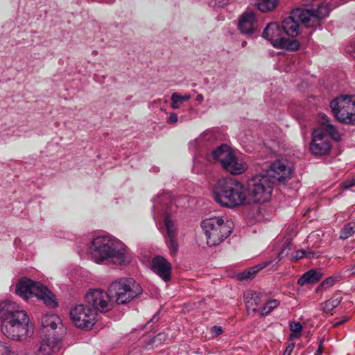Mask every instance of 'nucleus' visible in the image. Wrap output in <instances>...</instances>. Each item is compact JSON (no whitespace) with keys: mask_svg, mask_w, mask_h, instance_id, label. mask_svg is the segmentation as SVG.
Returning <instances> with one entry per match:
<instances>
[{"mask_svg":"<svg viewBox=\"0 0 355 355\" xmlns=\"http://www.w3.org/2000/svg\"><path fill=\"white\" fill-rule=\"evenodd\" d=\"M291 169L283 162L277 160L270 165L263 174H257L247 182L245 192L250 204L268 202L276 183L284 184L289 179Z\"/></svg>","mask_w":355,"mask_h":355,"instance_id":"1","label":"nucleus"},{"mask_svg":"<svg viewBox=\"0 0 355 355\" xmlns=\"http://www.w3.org/2000/svg\"><path fill=\"white\" fill-rule=\"evenodd\" d=\"M1 330L8 338L22 341L33 334V326L27 312L15 302H0Z\"/></svg>","mask_w":355,"mask_h":355,"instance_id":"2","label":"nucleus"},{"mask_svg":"<svg viewBox=\"0 0 355 355\" xmlns=\"http://www.w3.org/2000/svg\"><path fill=\"white\" fill-rule=\"evenodd\" d=\"M64 333L62 321L58 315H44L40 329L42 343L35 355H52L58 352L61 347Z\"/></svg>","mask_w":355,"mask_h":355,"instance_id":"3","label":"nucleus"},{"mask_svg":"<svg viewBox=\"0 0 355 355\" xmlns=\"http://www.w3.org/2000/svg\"><path fill=\"white\" fill-rule=\"evenodd\" d=\"M213 195L218 204L228 208L250 204L245 185L231 178L218 180L214 187Z\"/></svg>","mask_w":355,"mask_h":355,"instance_id":"4","label":"nucleus"},{"mask_svg":"<svg viewBox=\"0 0 355 355\" xmlns=\"http://www.w3.org/2000/svg\"><path fill=\"white\" fill-rule=\"evenodd\" d=\"M126 248L119 241H113L106 236H98L92 241L90 246L92 258L96 263L107 260L114 264L124 262Z\"/></svg>","mask_w":355,"mask_h":355,"instance_id":"5","label":"nucleus"},{"mask_svg":"<svg viewBox=\"0 0 355 355\" xmlns=\"http://www.w3.org/2000/svg\"><path fill=\"white\" fill-rule=\"evenodd\" d=\"M112 301L125 305L139 297L143 292L140 284L132 278H120L109 286Z\"/></svg>","mask_w":355,"mask_h":355,"instance_id":"6","label":"nucleus"},{"mask_svg":"<svg viewBox=\"0 0 355 355\" xmlns=\"http://www.w3.org/2000/svg\"><path fill=\"white\" fill-rule=\"evenodd\" d=\"M201 227L207 238L209 246H216L222 243L232 233L233 222L222 218H207L201 222Z\"/></svg>","mask_w":355,"mask_h":355,"instance_id":"7","label":"nucleus"},{"mask_svg":"<svg viewBox=\"0 0 355 355\" xmlns=\"http://www.w3.org/2000/svg\"><path fill=\"white\" fill-rule=\"evenodd\" d=\"M16 293L26 299L34 295L50 308L58 306V302L53 293L42 284L30 279L24 277L20 279L17 284Z\"/></svg>","mask_w":355,"mask_h":355,"instance_id":"8","label":"nucleus"},{"mask_svg":"<svg viewBox=\"0 0 355 355\" xmlns=\"http://www.w3.org/2000/svg\"><path fill=\"white\" fill-rule=\"evenodd\" d=\"M330 107L338 122L355 125V96L341 95L336 97L331 101Z\"/></svg>","mask_w":355,"mask_h":355,"instance_id":"9","label":"nucleus"},{"mask_svg":"<svg viewBox=\"0 0 355 355\" xmlns=\"http://www.w3.org/2000/svg\"><path fill=\"white\" fill-rule=\"evenodd\" d=\"M85 302L90 309H94L97 315L98 311L107 312L112 308V298L109 292L102 289H91L85 296Z\"/></svg>","mask_w":355,"mask_h":355,"instance_id":"10","label":"nucleus"},{"mask_svg":"<svg viewBox=\"0 0 355 355\" xmlns=\"http://www.w3.org/2000/svg\"><path fill=\"white\" fill-rule=\"evenodd\" d=\"M70 317L75 325L82 329H90L96 320L94 309L87 304H77L70 310Z\"/></svg>","mask_w":355,"mask_h":355,"instance_id":"11","label":"nucleus"},{"mask_svg":"<svg viewBox=\"0 0 355 355\" xmlns=\"http://www.w3.org/2000/svg\"><path fill=\"white\" fill-rule=\"evenodd\" d=\"M310 150L315 155H327L331 148V145L327 135L320 129H315L312 133L310 144Z\"/></svg>","mask_w":355,"mask_h":355,"instance_id":"12","label":"nucleus"},{"mask_svg":"<svg viewBox=\"0 0 355 355\" xmlns=\"http://www.w3.org/2000/svg\"><path fill=\"white\" fill-rule=\"evenodd\" d=\"M297 11H303V9L297 8L293 10L291 15L282 21V26H280L282 32L293 37H296L299 33L300 21L308 27L307 19H304V17H301L300 15H298L299 12L296 13Z\"/></svg>","mask_w":355,"mask_h":355,"instance_id":"13","label":"nucleus"},{"mask_svg":"<svg viewBox=\"0 0 355 355\" xmlns=\"http://www.w3.org/2000/svg\"><path fill=\"white\" fill-rule=\"evenodd\" d=\"M330 12L329 7L327 4H320L316 10L303 9V11H297L298 15L307 19L308 27H317L321 24L323 19L329 16Z\"/></svg>","mask_w":355,"mask_h":355,"instance_id":"14","label":"nucleus"},{"mask_svg":"<svg viewBox=\"0 0 355 355\" xmlns=\"http://www.w3.org/2000/svg\"><path fill=\"white\" fill-rule=\"evenodd\" d=\"M151 267L153 271L165 282L171 280V264L164 257L159 255L155 257L152 260Z\"/></svg>","mask_w":355,"mask_h":355,"instance_id":"15","label":"nucleus"},{"mask_svg":"<svg viewBox=\"0 0 355 355\" xmlns=\"http://www.w3.org/2000/svg\"><path fill=\"white\" fill-rule=\"evenodd\" d=\"M282 30L280 25L277 22H271L265 27L261 37L269 41L272 46L277 48L282 42Z\"/></svg>","mask_w":355,"mask_h":355,"instance_id":"16","label":"nucleus"},{"mask_svg":"<svg viewBox=\"0 0 355 355\" xmlns=\"http://www.w3.org/2000/svg\"><path fill=\"white\" fill-rule=\"evenodd\" d=\"M256 15L253 11L243 12L238 22L240 31L248 36H252L256 31Z\"/></svg>","mask_w":355,"mask_h":355,"instance_id":"17","label":"nucleus"},{"mask_svg":"<svg viewBox=\"0 0 355 355\" xmlns=\"http://www.w3.org/2000/svg\"><path fill=\"white\" fill-rule=\"evenodd\" d=\"M232 151L227 144H221L210 153H207L205 159L208 162H219L223 167V162L228 159Z\"/></svg>","mask_w":355,"mask_h":355,"instance_id":"18","label":"nucleus"},{"mask_svg":"<svg viewBox=\"0 0 355 355\" xmlns=\"http://www.w3.org/2000/svg\"><path fill=\"white\" fill-rule=\"evenodd\" d=\"M223 168L231 174L239 175L243 173L247 166L245 163L242 159L237 158L232 152L225 162H223Z\"/></svg>","mask_w":355,"mask_h":355,"instance_id":"19","label":"nucleus"},{"mask_svg":"<svg viewBox=\"0 0 355 355\" xmlns=\"http://www.w3.org/2000/svg\"><path fill=\"white\" fill-rule=\"evenodd\" d=\"M318 121L322 127L321 130L325 131L335 141L340 139V135L336 127L330 123L329 118L324 114H320L318 116Z\"/></svg>","mask_w":355,"mask_h":355,"instance_id":"20","label":"nucleus"},{"mask_svg":"<svg viewBox=\"0 0 355 355\" xmlns=\"http://www.w3.org/2000/svg\"><path fill=\"white\" fill-rule=\"evenodd\" d=\"M243 297L247 309L258 312L257 306L262 302L261 294L257 291H248L244 293Z\"/></svg>","mask_w":355,"mask_h":355,"instance_id":"21","label":"nucleus"},{"mask_svg":"<svg viewBox=\"0 0 355 355\" xmlns=\"http://www.w3.org/2000/svg\"><path fill=\"white\" fill-rule=\"evenodd\" d=\"M322 277V273L318 270L311 269L304 272L297 280V284L302 286L306 284H314L318 282Z\"/></svg>","mask_w":355,"mask_h":355,"instance_id":"22","label":"nucleus"},{"mask_svg":"<svg viewBox=\"0 0 355 355\" xmlns=\"http://www.w3.org/2000/svg\"><path fill=\"white\" fill-rule=\"evenodd\" d=\"M271 262H261L253 267H251L237 275V279L240 281L252 279L262 269L270 266Z\"/></svg>","mask_w":355,"mask_h":355,"instance_id":"23","label":"nucleus"},{"mask_svg":"<svg viewBox=\"0 0 355 355\" xmlns=\"http://www.w3.org/2000/svg\"><path fill=\"white\" fill-rule=\"evenodd\" d=\"M343 299V297L340 294V291H336L331 298L325 301L322 304V311L325 313H330L332 315V311L340 304Z\"/></svg>","mask_w":355,"mask_h":355,"instance_id":"24","label":"nucleus"},{"mask_svg":"<svg viewBox=\"0 0 355 355\" xmlns=\"http://www.w3.org/2000/svg\"><path fill=\"white\" fill-rule=\"evenodd\" d=\"M280 304V301L277 299H272L266 301L264 304L258 309V313L260 316L266 317L268 315Z\"/></svg>","mask_w":355,"mask_h":355,"instance_id":"25","label":"nucleus"},{"mask_svg":"<svg viewBox=\"0 0 355 355\" xmlns=\"http://www.w3.org/2000/svg\"><path fill=\"white\" fill-rule=\"evenodd\" d=\"M164 225L167 232L166 237H177L178 236V228L175 225L173 220L171 218L169 214H166L164 217Z\"/></svg>","mask_w":355,"mask_h":355,"instance_id":"26","label":"nucleus"},{"mask_svg":"<svg viewBox=\"0 0 355 355\" xmlns=\"http://www.w3.org/2000/svg\"><path fill=\"white\" fill-rule=\"evenodd\" d=\"M355 234V221H351L344 225L341 228L339 239L346 240Z\"/></svg>","mask_w":355,"mask_h":355,"instance_id":"27","label":"nucleus"},{"mask_svg":"<svg viewBox=\"0 0 355 355\" xmlns=\"http://www.w3.org/2000/svg\"><path fill=\"white\" fill-rule=\"evenodd\" d=\"M277 5V0H257V8L263 12H269L274 10Z\"/></svg>","mask_w":355,"mask_h":355,"instance_id":"28","label":"nucleus"},{"mask_svg":"<svg viewBox=\"0 0 355 355\" xmlns=\"http://www.w3.org/2000/svg\"><path fill=\"white\" fill-rule=\"evenodd\" d=\"M277 49H286L288 51H297L300 49V43L297 40H289L284 37Z\"/></svg>","mask_w":355,"mask_h":355,"instance_id":"29","label":"nucleus"},{"mask_svg":"<svg viewBox=\"0 0 355 355\" xmlns=\"http://www.w3.org/2000/svg\"><path fill=\"white\" fill-rule=\"evenodd\" d=\"M166 244L168 248L169 254L172 257H175L179 249V245L178 243L177 237H166Z\"/></svg>","mask_w":355,"mask_h":355,"instance_id":"30","label":"nucleus"},{"mask_svg":"<svg viewBox=\"0 0 355 355\" xmlns=\"http://www.w3.org/2000/svg\"><path fill=\"white\" fill-rule=\"evenodd\" d=\"M190 98L189 96H182L179 94L174 93L171 96V107L177 109L183 102L187 101Z\"/></svg>","mask_w":355,"mask_h":355,"instance_id":"31","label":"nucleus"},{"mask_svg":"<svg viewBox=\"0 0 355 355\" xmlns=\"http://www.w3.org/2000/svg\"><path fill=\"white\" fill-rule=\"evenodd\" d=\"M290 330L293 332L291 334V338H298L301 336V332L302 330V324L298 322H291L289 324Z\"/></svg>","mask_w":355,"mask_h":355,"instance_id":"32","label":"nucleus"},{"mask_svg":"<svg viewBox=\"0 0 355 355\" xmlns=\"http://www.w3.org/2000/svg\"><path fill=\"white\" fill-rule=\"evenodd\" d=\"M337 282L338 279L336 277H329L320 283L318 287V291L327 289L334 286Z\"/></svg>","mask_w":355,"mask_h":355,"instance_id":"33","label":"nucleus"},{"mask_svg":"<svg viewBox=\"0 0 355 355\" xmlns=\"http://www.w3.org/2000/svg\"><path fill=\"white\" fill-rule=\"evenodd\" d=\"M0 355H19L12 350L11 345L0 341Z\"/></svg>","mask_w":355,"mask_h":355,"instance_id":"34","label":"nucleus"},{"mask_svg":"<svg viewBox=\"0 0 355 355\" xmlns=\"http://www.w3.org/2000/svg\"><path fill=\"white\" fill-rule=\"evenodd\" d=\"M285 249H282L280 252L278 254L277 257H275L273 259H270L268 261H266L265 262H271L270 265L272 268H274V267L277 265V263L286 255L285 254Z\"/></svg>","mask_w":355,"mask_h":355,"instance_id":"35","label":"nucleus"},{"mask_svg":"<svg viewBox=\"0 0 355 355\" xmlns=\"http://www.w3.org/2000/svg\"><path fill=\"white\" fill-rule=\"evenodd\" d=\"M306 258V252L305 250L301 249L295 251L291 257V261H297L301 259Z\"/></svg>","mask_w":355,"mask_h":355,"instance_id":"36","label":"nucleus"},{"mask_svg":"<svg viewBox=\"0 0 355 355\" xmlns=\"http://www.w3.org/2000/svg\"><path fill=\"white\" fill-rule=\"evenodd\" d=\"M211 338H216L223 333V329L220 326L214 325L211 327L209 331Z\"/></svg>","mask_w":355,"mask_h":355,"instance_id":"37","label":"nucleus"},{"mask_svg":"<svg viewBox=\"0 0 355 355\" xmlns=\"http://www.w3.org/2000/svg\"><path fill=\"white\" fill-rule=\"evenodd\" d=\"M355 186V178L347 179L341 183L343 189H349Z\"/></svg>","mask_w":355,"mask_h":355,"instance_id":"38","label":"nucleus"},{"mask_svg":"<svg viewBox=\"0 0 355 355\" xmlns=\"http://www.w3.org/2000/svg\"><path fill=\"white\" fill-rule=\"evenodd\" d=\"M305 252H306V258H307L309 259H312L315 257H319V254H318L319 252H316L315 251H313L310 248L305 250Z\"/></svg>","mask_w":355,"mask_h":355,"instance_id":"39","label":"nucleus"},{"mask_svg":"<svg viewBox=\"0 0 355 355\" xmlns=\"http://www.w3.org/2000/svg\"><path fill=\"white\" fill-rule=\"evenodd\" d=\"M230 0H214V7L223 8L227 5Z\"/></svg>","mask_w":355,"mask_h":355,"instance_id":"40","label":"nucleus"},{"mask_svg":"<svg viewBox=\"0 0 355 355\" xmlns=\"http://www.w3.org/2000/svg\"><path fill=\"white\" fill-rule=\"evenodd\" d=\"M345 272L348 274L349 277L355 276V263L351 266H347Z\"/></svg>","mask_w":355,"mask_h":355,"instance_id":"41","label":"nucleus"},{"mask_svg":"<svg viewBox=\"0 0 355 355\" xmlns=\"http://www.w3.org/2000/svg\"><path fill=\"white\" fill-rule=\"evenodd\" d=\"M294 347H295V344L294 343L289 344L286 347L285 350L284 351L283 355H291V353H292Z\"/></svg>","mask_w":355,"mask_h":355,"instance_id":"42","label":"nucleus"},{"mask_svg":"<svg viewBox=\"0 0 355 355\" xmlns=\"http://www.w3.org/2000/svg\"><path fill=\"white\" fill-rule=\"evenodd\" d=\"M323 343H324V339H322V340H321L320 341L319 345H318V348L316 350V352H315L314 355H321L322 354V352H323Z\"/></svg>","mask_w":355,"mask_h":355,"instance_id":"43","label":"nucleus"},{"mask_svg":"<svg viewBox=\"0 0 355 355\" xmlns=\"http://www.w3.org/2000/svg\"><path fill=\"white\" fill-rule=\"evenodd\" d=\"M178 121V115L175 113H171L169 118H168V122L170 123H175Z\"/></svg>","mask_w":355,"mask_h":355,"instance_id":"44","label":"nucleus"},{"mask_svg":"<svg viewBox=\"0 0 355 355\" xmlns=\"http://www.w3.org/2000/svg\"><path fill=\"white\" fill-rule=\"evenodd\" d=\"M166 338V334L164 333H159L155 337V340H164Z\"/></svg>","mask_w":355,"mask_h":355,"instance_id":"45","label":"nucleus"},{"mask_svg":"<svg viewBox=\"0 0 355 355\" xmlns=\"http://www.w3.org/2000/svg\"><path fill=\"white\" fill-rule=\"evenodd\" d=\"M159 319V311H157L153 318L150 320V322H155Z\"/></svg>","mask_w":355,"mask_h":355,"instance_id":"46","label":"nucleus"},{"mask_svg":"<svg viewBox=\"0 0 355 355\" xmlns=\"http://www.w3.org/2000/svg\"><path fill=\"white\" fill-rule=\"evenodd\" d=\"M202 98H203L202 95H201V94H198V95L197 96L196 100H197V101H201L202 100Z\"/></svg>","mask_w":355,"mask_h":355,"instance_id":"47","label":"nucleus"},{"mask_svg":"<svg viewBox=\"0 0 355 355\" xmlns=\"http://www.w3.org/2000/svg\"><path fill=\"white\" fill-rule=\"evenodd\" d=\"M246 44V42H243L242 46H244Z\"/></svg>","mask_w":355,"mask_h":355,"instance_id":"48","label":"nucleus"}]
</instances>
